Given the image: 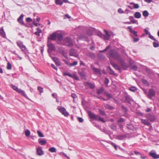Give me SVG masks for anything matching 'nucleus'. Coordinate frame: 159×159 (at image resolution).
I'll return each mask as SVG.
<instances>
[{"label":"nucleus","mask_w":159,"mask_h":159,"mask_svg":"<svg viewBox=\"0 0 159 159\" xmlns=\"http://www.w3.org/2000/svg\"><path fill=\"white\" fill-rule=\"evenodd\" d=\"M11 87L12 88L17 92L20 93L25 97H26V95L25 94V92L21 89H19L17 87L13 84H11Z\"/></svg>","instance_id":"1"},{"label":"nucleus","mask_w":159,"mask_h":159,"mask_svg":"<svg viewBox=\"0 0 159 159\" xmlns=\"http://www.w3.org/2000/svg\"><path fill=\"white\" fill-rule=\"evenodd\" d=\"M63 41L64 44L66 46H71L73 45L72 40L68 37L66 38Z\"/></svg>","instance_id":"2"},{"label":"nucleus","mask_w":159,"mask_h":159,"mask_svg":"<svg viewBox=\"0 0 159 159\" xmlns=\"http://www.w3.org/2000/svg\"><path fill=\"white\" fill-rule=\"evenodd\" d=\"M16 44L17 46L20 48L21 50L24 51H25L26 49V47L23 44V43L20 41H18L16 42Z\"/></svg>","instance_id":"3"},{"label":"nucleus","mask_w":159,"mask_h":159,"mask_svg":"<svg viewBox=\"0 0 159 159\" xmlns=\"http://www.w3.org/2000/svg\"><path fill=\"white\" fill-rule=\"evenodd\" d=\"M64 75H67L72 78H74L76 80H79L78 77L75 74H71L69 72H64L63 73Z\"/></svg>","instance_id":"4"},{"label":"nucleus","mask_w":159,"mask_h":159,"mask_svg":"<svg viewBox=\"0 0 159 159\" xmlns=\"http://www.w3.org/2000/svg\"><path fill=\"white\" fill-rule=\"evenodd\" d=\"M59 111L65 116H67L69 115V113L67 112L66 109L63 107H61L58 109Z\"/></svg>","instance_id":"5"},{"label":"nucleus","mask_w":159,"mask_h":159,"mask_svg":"<svg viewBox=\"0 0 159 159\" xmlns=\"http://www.w3.org/2000/svg\"><path fill=\"white\" fill-rule=\"evenodd\" d=\"M148 94V98L150 99L152 97L154 96L155 95V91L154 90L152 89H149Z\"/></svg>","instance_id":"6"},{"label":"nucleus","mask_w":159,"mask_h":159,"mask_svg":"<svg viewBox=\"0 0 159 159\" xmlns=\"http://www.w3.org/2000/svg\"><path fill=\"white\" fill-rule=\"evenodd\" d=\"M69 54L70 56H73L75 57H77L78 56L76 51L74 49H72L70 50Z\"/></svg>","instance_id":"7"},{"label":"nucleus","mask_w":159,"mask_h":159,"mask_svg":"<svg viewBox=\"0 0 159 159\" xmlns=\"http://www.w3.org/2000/svg\"><path fill=\"white\" fill-rule=\"evenodd\" d=\"M36 152L38 155L41 156L44 153V152L42 150L41 147H39L37 148Z\"/></svg>","instance_id":"8"},{"label":"nucleus","mask_w":159,"mask_h":159,"mask_svg":"<svg viewBox=\"0 0 159 159\" xmlns=\"http://www.w3.org/2000/svg\"><path fill=\"white\" fill-rule=\"evenodd\" d=\"M114 53L115 54V56H113L114 57V58H115L118 61H121V57L116 51L114 52Z\"/></svg>","instance_id":"9"},{"label":"nucleus","mask_w":159,"mask_h":159,"mask_svg":"<svg viewBox=\"0 0 159 159\" xmlns=\"http://www.w3.org/2000/svg\"><path fill=\"white\" fill-rule=\"evenodd\" d=\"M104 31L105 33V35H104V39L105 40H108L110 37V36L107 30H104Z\"/></svg>","instance_id":"10"},{"label":"nucleus","mask_w":159,"mask_h":159,"mask_svg":"<svg viewBox=\"0 0 159 159\" xmlns=\"http://www.w3.org/2000/svg\"><path fill=\"white\" fill-rule=\"evenodd\" d=\"M57 33H55L53 34H51L49 37L48 38V39H50L52 40H55L57 38Z\"/></svg>","instance_id":"11"},{"label":"nucleus","mask_w":159,"mask_h":159,"mask_svg":"<svg viewBox=\"0 0 159 159\" xmlns=\"http://www.w3.org/2000/svg\"><path fill=\"white\" fill-rule=\"evenodd\" d=\"M0 35L4 38H6V35L3 28H0Z\"/></svg>","instance_id":"12"},{"label":"nucleus","mask_w":159,"mask_h":159,"mask_svg":"<svg viewBox=\"0 0 159 159\" xmlns=\"http://www.w3.org/2000/svg\"><path fill=\"white\" fill-rule=\"evenodd\" d=\"M89 115L90 119L96 120L97 115H95L94 114L91 112H89Z\"/></svg>","instance_id":"13"},{"label":"nucleus","mask_w":159,"mask_h":159,"mask_svg":"<svg viewBox=\"0 0 159 159\" xmlns=\"http://www.w3.org/2000/svg\"><path fill=\"white\" fill-rule=\"evenodd\" d=\"M149 155L155 159L159 158V155H157L156 153L150 152L149 153Z\"/></svg>","instance_id":"14"},{"label":"nucleus","mask_w":159,"mask_h":159,"mask_svg":"<svg viewBox=\"0 0 159 159\" xmlns=\"http://www.w3.org/2000/svg\"><path fill=\"white\" fill-rule=\"evenodd\" d=\"M52 59L57 65L60 66L61 65L60 61L57 57H53L52 58Z\"/></svg>","instance_id":"15"},{"label":"nucleus","mask_w":159,"mask_h":159,"mask_svg":"<svg viewBox=\"0 0 159 159\" xmlns=\"http://www.w3.org/2000/svg\"><path fill=\"white\" fill-rule=\"evenodd\" d=\"M24 15L21 14L17 19L18 21L22 25H24V23L23 20V18Z\"/></svg>","instance_id":"16"},{"label":"nucleus","mask_w":159,"mask_h":159,"mask_svg":"<svg viewBox=\"0 0 159 159\" xmlns=\"http://www.w3.org/2000/svg\"><path fill=\"white\" fill-rule=\"evenodd\" d=\"M116 51L115 50H110V52L108 53V55L110 58H113L114 57L112 56H115V54L114 53V52Z\"/></svg>","instance_id":"17"},{"label":"nucleus","mask_w":159,"mask_h":159,"mask_svg":"<svg viewBox=\"0 0 159 159\" xmlns=\"http://www.w3.org/2000/svg\"><path fill=\"white\" fill-rule=\"evenodd\" d=\"M141 121L142 123L144 124L145 125H150V123L147 120L142 119Z\"/></svg>","instance_id":"18"},{"label":"nucleus","mask_w":159,"mask_h":159,"mask_svg":"<svg viewBox=\"0 0 159 159\" xmlns=\"http://www.w3.org/2000/svg\"><path fill=\"white\" fill-rule=\"evenodd\" d=\"M96 120L100 121L102 122H105V121L103 118H101L99 116H97Z\"/></svg>","instance_id":"19"},{"label":"nucleus","mask_w":159,"mask_h":159,"mask_svg":"<svg viewBox=\"0 0 159 159\" xmlns=\"http://www.w3.org/2000/svg\"><path fill=\"white\" fill-rule=\"evenodd\" d=\"M141 16V13L139 12H136L134 14V16L136 18H140Z\"/></svg>","instance_id":"20"},{"label":"nucleus","mask_w":159,"mask_h":159,"mask_svg":"<svg viewBox=\"0 0 159 159\" xmlns=\"http://www.w3.org/2000/svg\"><path fill=\"white\" fill-rule=\"evenodd\" d=\"M104 94L108 98V99H109L111 98L114 99V97L111 94H108L106 92H105L104 93Z\"/></svg>","instance_id":"21"},{"label":"nucleus","mask_w":159,"mask_h":159,"mask_svg":"<svg viewBox=\"0 0 159 159\" xmlns=\"http://www.w3.org/2000/svg\"><path fill=\"white\" fill-rule=\"evenodd\" d=\"M57 38L58 40L61 41L62 39V35L61 33L59 34L57 33Z\"/></svg>","instance_id":"22"},{"label":"nucleus","mask_w":159,"mask_h":159,"mask_svg":"<svg viewBox=\"0 0 159 159\" xmlns=\"http://www.w3.org/2000/svg\"><path fill=\"white\" fill-rule=\"evenodd\" d=\"M92 69L96 74H100V72L99 69L98 68H96L94 67H93Z\"/></svg>","instance_id":"23"},{"label":"nucleus","mask_w":159,"mask_h":159,"mask_svg":"<svg viewBox=\"0 0 159 159\" xmlns=\"http://www.w3.org/2000/svg\"><path fill=\"white\" fill-rule=\"evenodd\" d=\"M86 85L92 89H93L95 87V86L94 84H91L89 82H86Z\"/></svg>","instance_id":"24"},{"label":"nucleus","mask_w":159,"mask_h":159,"mask_svg":"<svg viewBox=\"0 0 159 159\" xmlns=\"http://www.w3.org/2000/svg\"><path fill=\"white\" fill-rule=\"evenodd\" d=\"M48 46L49 49L52 51L54 50L55 47L54 45L51 43H49L48 44Z\"/></svg>","instance_id":"25"},{"label":"nucleus","mask_w":159,"mask_h":159,"mask_svg":"<svg viewBox=\"0 0 159 159\" xmlns=\"http://www.w3.org/2000/svg\"><path fill=\"white\" fill-rule=\"evenodd\" d=\"M41 32V30L39 28L37 29V31L34 33V34L38 36H40V34Z\"/></svg>","instance_id":"26"},{"label":"nucleus","mask_w":159,"mask_h":159,"mask_svg":"<svg viewBox=\"0 0 159 159\" xmlns=\"http://www.w3.org/2000/svg\"><path fill=\"white\" fill-rule=\"evenodd\" d=\"M55 3L56 4L60 5H62L63 3L61 0H55Z\"/></svg>","instance_id":"27"},{"label":"nucleus","mask_w":159,"mask_h":159,"mask_svg":"<svg viewBox=\"0 0 159 159\" xmlns=\"http://www.w3.org/2000/svg\"><path fill=\"white\" fill-rule=\"evenodd\" d=\"M125 136L123 135H119L117 136V139L121 140L124 139L125 138Z\"/></svg>","instance_id":"28"},{"label":"nucleus","mask_w":159,"mask_h":159,"mask_svg":"<svg viewBox=\"0 0 159 159\" xmlns=\"http://www.w3.org/2000/svg\"><path fill=\"white\" fill-rule=\"evenodd\" d=\"M39 143L41 145H45L46 143V141L45 140H39Z\"/></svg>","instance_id":"29"},{"label":"nucleus","mask_w":159,"mask_h":159,"mask_svg":"<svg viewBox=\"0 0 159 159\" xmlns=\"http://www.w3.org/2000/svg\"><path fill=\"white\" fill-rule=\"evenodd\" d=\"M78 64V62L76 61H74L73 63H70L69 67L77 65Z\"/></svg>","instance_id":"30"},{"label":"nucleus","mask_w":159,"mask_h":159,"mask_svg":"<svg viewBox=\"0 0 159 159\" xmlns=\"http://www.w3.org/2000/svg\"><path fill=\"white\" fill-rule=\"evenodd\" d=\"M49 151L51 152H56V148L54 147H52L49 149Z\"/></svg>","instance_id":"31"},{"label":"nucleus","mask_w":159,"mask_h":159,"mask_svg":"<svg viewBox=\"0 0 159 159\" xmlns=\"http://www.w3.org/2000/svg\"><path fill=\"white\" fill-rule=\"evenodd\" d=\"M129 19L131 20V22H131V23H135L136 22V21L135 20L133 19V16H130Z\"/></svg>","instance_id":"32"},{"label":"nucleus","mask_w":159,"mask_h":159,"mask_svg":"<svg viewBox=\"0 0 159 159\" xmlns=\"http://www.w3.org/2000/svg\"><path fill=\"white\" fill-rule=\"evenodd\" d=\"M104 90V89L103 88H101L100 89L98 90L97 93L98 94H101L103 92Z\"/></svg>","instance_id":"33"},{"label":"nucleus","mask_w":159,"mask_h":159,"mask_svg":"<svg viewBox=\"0 0 159 159\" xmlns=\"http://www.w3.org/2000/svg\"><path fill=\"white\" fill-rule=\"evenodd\" d=\"M25 134L26 136H29L30 134V131L28 129L26 130L25 132Z\"/></svg>","instance_id":"34"},{"label":"nucleus","mask_w":159,"mask_h":159,"mask_svg":"<svg viewBox=\"0 0 159 159\" xmlns=\"http://www.w3.org/2000/svg\"><path fill=\"white\" fill-rule=\"evenodd\" d=\"M7 68L9 70H11L12 68L11 64L9 62L7 63Z\"/></svg>","instance_id":"35"},{"label":"nucleus","mask_w":159,"mask_h":159,"mask_svg":"<svg viewBox=\"0 0 159 159\" xmlns=\"http://www.w3.org/2000/svg\"><path fill=\"white\" fill-rule=\"evenodd\" d=\"M37 133L39 137H44L43 134L40 131L38 130Z\"/></svg>","instance_id":"36"},{"label":"nucleus","mask_w":159,"mask_h":159,"mask_svg":"<svg viewBox=\"0 0 159 159\" xmlns=\"http://www.w3.org/2000/svg\"><path fill=\"white\" fill-rule=\"evenodd\" d=\"M143 16L145 17H147L148 16L149 14L147 11H143Z\"/></svg>","instance_id":"37"},{"label":"nucleus","mask_w":159,"mask_h":159,"mask_svg":"<svg viewBox=\"0 0 159 159\" xmlns=\"http://www.w3.org/2000/svg\"><path fill=\"white\" fill-rule=\"evenodd\" d=\"M38 89L39 92L40 93L43 92V88L39 86L38 87Z\"/></svg>","instance_id":"38"},{"label":"nucleus","mask_w":159,"mask_h":159,"mask_svg":"<svg viewBox=\"0 0 159 159\" xmlns=\"http://www.w3.org/2000/svg\"><path fill=\"white\" fill-rule=\"evenodd\" d=\"M109 81V80L107 78H106L104 81V84L106 86H107Z\"/></svg>","instance_id":"39"},{"label":"nucleus","mask_w":159,"mask_h":159,"mask_svg":"<svg viewBox=\"0 0 159 159\" xmlns=\"http://www.w3.org/2000/svg\"><path fill=\"white\" fill-rule=\"evenodd\" d=\"M110 144L114 147L115 150H117V147L112 142H111L110 143Z\"/></svg>","instance_id":"40"},{"label":"nucleus","mask_w":159,"mask_h":159,"mask_svg":"<svg viewBox=\"0 0 159 159\" xmlns=\"http://www.w3.org/2000/svg\"><path fill=\"white\" fill-rule=\"evenodd\" d=\"M134 8L135 9H137L139 7V5L137 4L133 3Z\"/></svg>","instance_id":"41"},{"label":"nucleus","mask_w":159,"mask_h":159,"mask_svg":"<svg viewBox=\"0 0 159 159\" xmlns=\"http://www.w3.org/2000/svg\"><path fill=\"white\" fill-rule=\"evenodd\" d=\"M153 46L155 48L158 47L159 46V44L155 42H153Z\"/></svg>","instance_id":"42"},{"label":"nucleus","mask_w":159,"mask_h":159,"mask_svg":"<svg viewBox=\"0 0 159 159\" xmlns=\"http://www.w3.org/2000/svg\"><path fill=\"white\" fill-rule=\"evenodd\" d=\"M151 117V118H150V117H148V118L151 121H153L155 120V117L153 116H152Z\"/></svg>","instance_id":"43"},{"label":"nucleus","mask_w":159,"mask_h":159,"mask_svg":"<svg viewBox=\"0 0 159 159\" xmlns=\"http://www.w3.org/2000/svg\"><path fill=\"white\" fill-rule=\"evenodd\" d=\"M62 55L64 56V57H65L66 58H68L67 54L66 53L63 52H62Z\"/></svg>","instance_id":"44"},{"label":"nucleus","mask_w":159,"mask_h":159,"mask_svg":"<svg viewBox=\"0 0 159 159\" xmlns=\"http://www.w3.org/2000/svg\"><path fill=\"white\" fill-rule=\"evenodd\" d=\"M79 38L80 39L84 40H86L87 39V38L86 37L84 36V37L83 36H81L80 37H79Z\"/></svg>","instance_id":"45"},{"label":"nucleus","mask_w":159,"mask_h":159,"mask_svg":"<svg viewBox=\"0 0 159 159\" xmlns=\"http://www.w3.org/2000/svg\"><path fill=\"white\" fill-rule=\"evenodd\" d=\"M149 37L150 38V39L154 41L156 40V39L154 38V37L150 34L149 35Z\"/></svg>","instance_id":"46"},{"label":"nucleus","mask_w":159,"mask_h":159,"mask_svg":"<svg viewBox=\"0 0 159 159\" xmlns=\"http://www.w3.org/2000/svg\"><path fill=\"white\" fill-rule=\"evenodd\" d=\"M129 90L133 92H134L136 90L135 87H131L129 88Z\"/></svg>","instance_id":"47"},{"label":"nucleus","mask_w":159,"mask_h":159,"mask_svg":"<svg viewBox=\"0 0 159 159\" xmlns=\"http://www.w3.org/2000/svg\"><path fill=\"white\" fill-rule=\"evenodd\" d=\"M118 12L120 14L124 13L123 11L121 8H119L118 10Z\"/></svg>","instance_id":"48"},{"label":"nucleus","mask_w":159,"mask_h":159,"mask_svg":"<svg viewBox=\"0 0 159 159\" xmlns=\"http://www.w3.org/2000/svg\"><path fill=\"white\" fill-rule=\"evenodd\" d=\"M99 111H100V114L101 115H105V113L104 111H102L100 109L99 110Z\"/></svg>","instance_id":"49"},{"label":"nucleus","mask_w":159,"mask_h":159,"mask_svg":"<svg viewBox=\"0 0 159 159\" xmlns=\"http://www.w3.org/2000/svg\"><path fill=\"white\" fill-rule=\"evenodd\" d=\"M128 29H129V31L131 33H132L133 32V30L132 27L131 26H128Z\"/></svg>","instance_id":"50"},{"label":"nucleus","mask_w":159,"mask_h":159,"mask_svg":"<svg viewBox=\"0 0 159 159\" xmlns=\"http://www.w3.org/2000/svg\"><path fill=\"white\" fill-rule=\"evenodd\" d=\"M26 20L27 22H30L32 21V20L31 18L30 17L27 18L26 19Z\"/></svg>","instance_id":"51"},{"label":"nucleus","mask_w":159,"mask_h":159,"mask_svg":"<svg viewBox=\"0 0 159 159\" xmlns=\"http://www.w3.org/2000/svg\"><path fill=\"white\" fill-rule=\"evenodd\" d=\"M13 53H14L17 56V57L19 58V59L20 60H21L22 59V58L20 56H19L16 53H15V52H13Z\"/></svg>","instance_id":"52"},{"label":"nucleus","mask_w":159,"mask_h":159,"mask_svg":"<svg viewBox=\"0 0 159 159\" xmlns=\"http://www.w3.org/2000/svg\"><path fill=\"white\" fill-rule=\"evenodd\" d=\"M63 61L65 62V63L69 66L70 62H68L66 60L63 59Z\"/></svg>","instance_id":"53"},{"label":"nucleus","mask_w":159,"mask_h":159,"mask_svg":"<svg viewBox=\"0 0 159 159\" xmlns=\"http://www.w3.org/2000/svg\"><path fill=\"white\" fill-rule=\"evenodd\" d=\"M142 82L144 84H148L147 81L144 79H143L142 80Z\"/></svg>","instance_id":"54"},{"label":"nucleus","mask_w":159,"mask_h":159,"mask_svg":"<svg viewBox=\"0 0 159 159\" xmlns=\"http://www.w3.org/2000/svg\"><path fill=\"white\" fill-rule=\"evenodd\" d=\"M52 67L54 69H55L56 70H57V68L54 65H53L52 64L51 65Z\"/></svg>","instance_id":"55"},{"label":"nucleus","mask_w":159,"mask_h":159,"mask_svg":"<svg viewBox=\"0 0 159 159\" xmlns=\"http://www.w3.org/2000/svg\"><path fill=\"white\" fill-rule=\"evenodd\" d=\"M78 120L80 122H82L83 121V120L82 118L78 117Z\"/></svg>","instance_id":"56"},{"label":"nucleus","mask_w":159,"mask_h":159,"mask_svg":"<svg viewBox=\"0 0 159 159\" xmlns=\"http://www.w3.org/2000/svg\"><path fill=\"white\" fill-rule=\"evenodd\" d=\"M113 66L116 69H118V66L116 64H114L113 65Z\"/></svg>","instance_id":"57"},{"label":"nucleus","mask_w":159,"mask_h":159,"mask_svg":"<svg viewBox=\"0 0 159 159\" xmlns=\"http://www.w3.org/2000/svg\"><path fill=\"white\" fill-rule=\"evenodd\" d=\"M132 69L134 70H137V67L136 66H134L132 67Z\"/></svg>","instance_id":"58"},{"label":"nucleus","mask_w":159,"mask_h":159,"mask_svg":"<svg viewBox=\"0 0 159 159\" xmlns=\"http://www.w3.org/2000/svg\"><path fill=\"white\" fill-rule=\"evenodd\" d=\"M144 32L147 35H148L149 34L148 31L147 29H144Z\"/></svg>","instance_id":"59"},{"label":"nucleus","mask_w":159,"mask_h":159,"mask_svg":"<svg viewBox=\"0 0 159 159\" xmlns=\"http://www.w3.org/2000/svg\"><path fill=\"white\" fill-rule=\"evenodd\" d=\"M110 48V46H108L104 50H103L102 51L103 52H104V51H106L108 49H109V48Z\"/></svg>","instance_id":"60"},{"label":"nucleus","mask_w":159,"mask_h":159,"mask_svg":"<svg viewBox=\"0 0 159 159\" xmlns=\"http://www.w3.org/2000/svg\"><path fill=\"white\" fill-rule=\"evenodd\" d=\"M139 40V39L138 38H134V42H138Z\"/></svg>","instance_id":"61"},{"label":"nucleus","mask_w":159,"mask_h":159,"mask_svg":"<svg viewBox=\"0 0 159 159\" xmlns=\"http://www.w3.org/2000/svg\"><path fill=\"white\" fill-rule=\"evenodd\" d=\"M133 34H134L136 36H138L137 35V32L136 31H133Z\"/></svg>","instance_id":"62"},{"label":"nucleus","mask_w":159,"mask_h":159,"mask_svg":"<svg viewBox=\"0 0 159 159\" xmlns=\"http://www.w3.org/2000/svg\"><path fill=\"white\" fill-rule=\"evenodd\" d=\"M151 111V109L150 108H147L146 110V111L147 112H148L149 111Z\"/></svg>","instance_id":"63"},{"label":"nucleus","mask_w":159,"mask_h":159,"mask_svg":"<svg viewBox=\"0 0 159 159\" xmlns=\"http://www.w3.org/2000/svg\"><path fill=\"white\" fill-rule=\"evenodd\" d=\"M33 24L35 26H37L38 25V24L37 23H36L35 21H33Z\"/></svg>","instance_id":"64"}]
</instances>
